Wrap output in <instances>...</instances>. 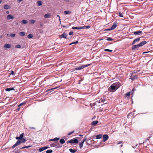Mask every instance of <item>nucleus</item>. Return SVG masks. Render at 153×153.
<instances>
[{
	"mask_svg": "<svg viewBox=\"0 0 153 153\" xmlns=\"http://www.w3.org/2000/svg\"><path fill=\"white\" fill-rule=\"evenodd\" d=\"M15 47L16 48H21V46L19 45H16L15 46Z\"/></svg>",
	"mask_w": 153,
	"mask_h": 153,
	"instance_id": "37",
	"label": "nucleus"
},
{
	"mask_svg": "<svg viewBox=\"0 0 153 153\" xmlns=\"http://www.w3.org/2000/svg\"><path fill=\"white\" fill-rule=\"evenodd\" d=\"M78 43V41H76L75 42H74V44H77V43Z\"/></svg>",
	"mask_w": 153,
	"mask_h": 153,
	"instance_id": "58",
	"label": "nucleus"
},
{
	"mask_svg": "<svg viewBox=\"0 0 153 153\" xmlns=\"http://www.w3.org/2000/svg\"><path fill=\"white\" fill-rule=\"evenodd\" d=\"M74 132V131H73L69 133L68 134V135H70L71 134H72Z\"/></svg>",
	"mask_w": 153,
	"mask_h": 153,
	"instance_id": "47",
	"label": "nucleus"
},
{
	"mask_svg": "<svg viewBox=\"0 0 153 153\" xmlns=\"http://www.w3.org/2000/svg\"><path fill=\"white\" fill-rule=\"evenodd\" d=\"M123 143V142L122 141H120L119 142H118L117 143V144H120V143Z\"/></svg>",
	"mask_w": 153,
	"mask_h": 153,
	"instance_id": "51",
	"label": "nucleus"
},
{
	"mask_svg": "<svg viewBox=\"0 0 153 153\" xmlns=\"http://www.w3.org/2000/svg\"><path fill=\"white\" fill-rule=\"evenodd\" d=\"M67 35L66 33L65 32L63 33L60 36V38H63L65 39H71V37H70V38H67Z\"/></svg>",
	"mask_w": 153,
	"mask_h": 153,
	"instance_id": "6",
	"label": "nucleus"
},
{
	"mask_svg": "<svg viewBox=\"0 0 153 153\" xmlns=\"http://www.w3.org/2000/svg\"><path fill=\"white\" fill-rule=\"evenodd\" d=\"M71 13V12L69 11H65L64 12V13L65 14L67 15L68 14H70Z\"/></svg>",
	"mask_w": 153,
	"mask_h": 153,
	"instance_id": "33",
	"label": "nucleus"
},
{
	"mask_svg": "<svg viewBox=\"0 0 153 153\" xmlns=\"http://www.w3.org/2000/svg\"><path fill=\"white\" fill-rule=\"evenodd\" d=\"M131 76V77L129 79H131L132 80H134L137 78L138 76L137 75H135Z\"/></svg>",
	"mask_w": 153,
	"mask_h": 153,
	"instance_id": "16",
	"label": "nucleus"
},
{
	"mask_svg": "<svg viewBox=\"0 0 153 153\" xmlns=\"http://www.w3.org/2000/svg\"><path fill=\"white\" fill-rule=\"evenodd\" d=\"M52 152V150L51 149L49 150H48L47 151H46V152L47 153H51Z\"/></svg>",
	"mask_w": 153,
	"mask_h": 153,
	"instance_id": "39",
	"label": "nucleus"
},
{
	"mask_svg": "<svg viewBox=\"0 0 153 153\" xmlns=\"http://www.w3.org/2000/svg\"><path fill=\"white\" fill-rule=\"evenodd\" d=\"M74 44V42H72L71 43H70V44H69V45H71L73 44Z\"/></svg>",
	"mask_w": 153,
	"mask_h": 153,
	"instance_id": "59",
	"label": "nucleus"
},
{
	"mask_svg": "<svg viewBox=\"0 0 153 153\" xmlns=\"http://www.w3.org/2000/svg\"><path fill=\"white\" fill-rule=\"evenodd\" d=\"M30 129H35V128L34 127H30Z\"/></svg>",
	"mask_w": 153,
	"mask_h": 153,
	"instance_id": "53",
	"label": "nucleus"
},
{
	"mask_svg": "<svg viewBox=\"0 0 153 153\" xmlns=\"http://www.w3.org/2000/svg\"><path fill=\"white\" fill-rule=\"evenodd\" d=\"M104 51H108V52H111L112 51V50H109V49H105L104 50Z\"/></svg>",
	"mask_w": 153,
	"mask_h": 153,
	"instance_id": "36",
	"label": "nucleus"
},
{
	"mask_svg": "<svg viewBox=\"0 0 153 153\" xmlns=\"http://www.w3.org/2000/svg\"><path fill=\"white\" fill-rule=\"evenodd\" d=\"M119 16L121 17H123V14L121 13H120V12H119Z\"/></svg>",
	"mask_w": 153,
	"mask_h": 153,
	"instance_id": "45",
	"label": "nucleus"
},
{
	"mask_svg": "<svg viewBox=\"0 0 153 153\" xmlns=\"http://www.w3.org/2000/svg\"><path fill=\"white\" fill-rule=\"evenodd\" d=\"M6 13L7 14H9V12L8 11H7Z\"/></svg>",
	"mask_w": 153,
	"mask_h": 153,
	"instance_id": "61",
	"label": "nucleus"
},
{
	"mask_svg": "<svg viewBox=\"0 0 153 153\" xmlns=\"http://www.w3.org/2000/svg\"><path fill=\"white\" fill-rule=\"evenodd\" d=\"M116 89V87L115 83H114L112 85L109 87V88H108V90L110 92L112 91L114 92L115 91Z\"/></svg>",
	"mask_w": 153,
	"mask_h": 153,
	"instance_id": "2",
	"label": "nucleus"
},
{
	"mask_svg": "<svg viewBox=\"0 0 153 153\" xmlns=\"http://www.w3.org/2000/svg\"><path fill=\"white\" fill-rule=\"evenodd\" d=\"M27 22H28L26 20H23L21 21V23L23 24H26L27 23Z\"/></svg>",
	"mask_w": 153,
	"mask_h": 153,
	"instance_id": "29",
	"label": "nucleus"
},
{
	"mask_svg": "<svg viewBox=\"0 0 153 153\" xmlns=\"http://www.w3.org/2000/svg\"><path fill=\"white\" fill-rule=\"evenodd\" d=\"M13 16L11 15H8L7 16V20H9L10 19H13Z\"/></svg>",
	"mask_w": 153,
	"mask_h": 153,
	"instance_id": "15",
	"label": "nucleus"
},
{
	"mask_svg": "<svg viewBox=\"0 0 153 153\" xmlns=\"http://www.w3.org/2000/svg\"><path fill=\"white\" fill-rule=\"evenodd\" d=\"M27 37L28 39H30L33 37V36L32 34H30L28 35L27 36Z\"/></svg>",
	"mask_w": 153,
	"mask_h": 153,
	"instance_id": "26",
	"label": "nucleus"
},
{
	"mask_svg": "<svg viewBox=\"0 0 153 153\" xmlns=\"http://www.w3.org/2000/svg\"><path fill=\"white\" fill-rule=\"evenodd\" d=\"M84 143L82 142H81L79 144V146L80 148H81L83 146V145Z\"/></svg>",
	"mask_w": 153,
	"mask_h": 153,
	"instance_id": "35",
	"label": "nucleus"
},
{
	"mask_svg": "<svg viewBox=\"0 0 153 153\" xmlns=\"http://www.w3.org/2000/svg\"><path fill=\"white\" fill-rule=\"evenodd\" d=\"M19 34L21 36H23L25 35V32H20Z\"/></svg>",
	"mask_w": 153,
	"mask_h": 153,
	"instance_id": "30",
	"label": "nucleus"
},
{
	"mask_svg": "<svg viewBox=\"0 0 153 153\" xmlns=\"http://www.w3.org/2000/svg\"><path fill=\"white\" fill-rule=\"evenodd\" d=\"M59 138L58 137H56L53 139H50L49 141H56L59 140Z\"/></svg>",
	"mask_w": 153,
	"mask_h": 153,
	"instance_id": "24",
	"label": "nucleus"
},
{
	"mask_svg": "<svg viewBox=\"0 0 153 153\" xmlns=\"http://www.w3.org/2000/svg\"><path fill=\"white\" fill-rule=\"evenodd\" d=\"M51 15L49 14H47L44 15V17L45 18H49L50 17Z\"/></svg>",
	"mask_w": 153,
	"mask_h": 153,
	"instance_id": "28",
	"label": "nucleus"
},
{
	"mask_svg": "<svg viewBox=\"0 0 153 153\" xmlns=\"http://www.w3.org/2000/svg\"><path fill=\"white\" fill-rule=\"evenodd\" d=\"M97 139H100L102 138V134H100L97 135L96 136Z\"/></svg>",
	"mask_w": 153,
	"mask_h": 153,
	"instance_id": "21",
	"label": "nucleus"
},
{
	"mask_svg": "<svg viewBox=\"0 0 153 153\" xmlns=\"http://www.w3.org/2000/svg\"><path fill=\"white\" fill-rule=\"evenodd\" d=\"M83 27H82V26L81 27H72V29H83Z\"/></svg>",
	"mask_w": 153,
	"mask_h": 153,
	"instance_id": "12",
	"label": "nucleus"
},
{
	"mask_svg": "<svg viewBox=\"0 0 153 153\" xmlns=\"http://www.w3.org/2000/svg\"><path fill=\"white\" fill-rule=\"evenodd\" d=\"M48 147L47 146H44V147H41L39 148V152H42V151L44 150H45L46 149L48 148Z\"/></svg>",
	"mask_w": 153,
	"mask_h": 153,
	"instance_id": "8",
	"label": "nucleus"
},
{
	"mask_svg": "<svg viewBox=\"0 0 153 153\" xmlns=\"http://www.w3.org/2000/svg\"><path fill=\"white\" fill-rule=\"evenodd\" d=\"M38 5L39 6H41L42 5V3L41 1H38L37 2Z\"/></svg>",
	"mask_w": 153,
	"mask_h": 153,
	"instance_id": "34",
	"label": "nucleus"
},
{
	"mask_svg": "<svg viewBox=\"0 0 153 153\" xmlns=\"http://www.w3.org/2000/svg\"><path fill=\"white\" fill-rule=\"evenodd\" d=\"M55 144H55V146H58V145H59V143H56V142H55Z\"/></svg>",
	"mask_w": 153,
	"mask_h": 153,
	"instance_id": "54",
	"label": "nucleus"
},
{
	"mask_svg": "<svg viewBox=\"0 0 153 153\" xmlns=\"http://www.w3.org/2000/svg\"><path fill=\"white\" fill-rule=\"evenodd\" d=\"M10 7V6L7 4H6L4 5V8L5 9H9Z\"/></svg>",
	"mask_w": 153,
	"mask_h": 153,
	"instance_id": "19",
	"label": "nucleus"
},
{
	"mask_svg": "<svg viewBox=\"0 0 153 153\" xmlns=\"http://www.w3.org/2000/svg\"><path fill=\"white\" fill-rule=\"evenodd\" d=\"M100 103V102L99 100L96 101L93 104L94 106L97 105V104Z\"/></svg>",
	"mask_w": 153,
	"mask_h": 153,
	"instance_id": "25",
	"label": "nucleus"
},
{
	"mask_svg": "<svg viewBox=\"0 0 153 153\" xmlns=\"http://www.w3.org/2000/svg\"><path fill=\"white\" fill-rule=\"evenodd\" d=\"M106 39L108 41H112L113 40L112 38L109 37H108Z\"/></svg>",
	"mask_w": 153,
	"mask_h": 153,
	"instance_id": "42",
	"label": "nucleus"
},
{
	"mask_svg": "<svg viewBox=\"0 0 153 153\" xmlns=\"http://www.w3.org/2000/svg\"><path fill=\"white\" fill-rule=\"evenodd\" d=\"M71 70H72V71H71L72 72H73L76 70L75 69V68H74V69H72Z\"/></svg>",
	"mask_w": 153,
	"mask_h": 153,
	"instance_id": "56",
	"label": "nucleus"
},
{
	"mask_svg": "<svg viewBox=\"0 0 153 153\" xmlns=\"http://www.w3.org/2000/svg\"><path fill=\"white\" fill-rule=\"evenodd\" d=\"M138 45H134L133 46L131 49L132 50H134L136 48H138L140 47Z\"/></svg>",
	"mask_w": 153,
	"mask_h": 153,
	"instance_id": "10",
	"label": "nucleus"
},
{
	"mask_svg": "<svg viewBox=\"0 0 153 153\" xmlns=\"http://www.w3.org/2000/svg\"><path fill=\"white\" fill-rule=\"evenodd\" d=\"M136 72L135 71H133V72L131 74V76H133V74H135Z\"/></svg>",
	"mask_w": 153,
	"mask_h": 153,
	"instance_id": "49",
	"label": "nucleus"
},
{
	"mask_svg": "<svg viewBox=\"0 0 153 153\" xmlns=\"http://www.w3.org/2000/svg\"><path fill=\"white\" fill-rule=\"evenodd\" d=\"M65 142V140L63 138L59 140V142L61 144H64Z\"/></svg>",
	"mask_w": 153,
	"mask_h": 153,
	"instance_id": "23",
	"label": "nucleus"
},
{
	"mask_svg": "<svg viewBox=\"0 0 153 153\" xmlns=\"http://www.w3.org/2000/svg\"><path fill=\"white\" fill-rule=\"evenodd\" d=\"M69 151L71 152L74 153L76 152V150L75 149H69Z\"/></svg>",
	"mask_w": 153,
	"mask_h": 153,
	"instance_id": "27",
	"label": "nucleus"
},
{
	"mask_svg": "<svg viewBox=\"0 0 153 153\" xmlns=\"http://www.w3.org/2000/svg\"><path fill=\"white\" fill-rule=\"evenodd\" d=\"M61 27H69L68 26H65L63 25H61Z\"/></svg>",
	"mask_w": 153,
	"mask_h": 153,
	"instance_id": "52",
	"label": "nucleus"
},
{
	"mask_svg": "<svg viewBox=\"0 0 153 153\" xmlns=\"http://www.w3.org/2000/svg\"><path fill=\"white\" fill-rule=\"evenodd\" d=\"M123 146V145L122 144L120 146V147L121 148Z\"/></svg>",
	"mask_w": 153,
	"mask_h": 153,
	"instance_id": "63",
	"label": "nucleus"
},
{
	"mask_svg": "<svg viewBox=\"0 0 153 153\" xmlns=\"http://www.w3.org/2000/svg\"><path fill=\"white\" fill-rule=\"evenodd\" d=\"M73 32L72 31H71L69 33V35H72L73 34Z\"/></svg>",
	"mask_w": 153,
	"mask_h": 153,
	"instance_id": "48",
	"label": "nucleus"
},
{
	"mask_svg": "<svg viewBox=\"0 0 153 153\" xmlns=\"http://www.w3.org/2000/svg\"><path fill=\"white\" fill-rule=\"evenodd\" d=\"M99 101L100 102V103H103L104 101H105L104 99H101V100H99Z\"/></svg>",
	"mask_w": 153,
	"mask_h": 153,
	"instance_id": "40",
	"label": "nucleus"
},
{
	"mask_svg": "<svg viewBox=\"0 0 153 153\" xmlns=\"http://www.w3.org/2000/svg\"><path fill=\"white\" fill-rule=\"evenodd\" d=\"M30 22L32 24H33L35 22V21L33 20H31Z\"/></svg>",
	"mask_w": 153,
	"mask_h": 153,
	"instance_id": "43",
	"label": "nucleus"
},
{
	"mask_svg": "<svg viewBox=\"0 0 153 153\" xmlns=\"http://www.w3.org/2000/svg\"><path fill=\"white\" fill-rule=\"evenodd\" d=\"M78 143V140L75 138H74L72 139H71L70 140H69L67 141V143L68 144L69 143L71 144L76 143L77 144Z\"/></svg>",
	"mask_w": 153,
	"mask_h": 153,
	"instance_id": "3",
	"label": "nucleus"
},
{
	"mask_svg": "<svg viewBox=\"0 0 153 153\" xmlns=\"http://www.w3.org/2000/svg\"><path fill=\"white\" fill-rule=\"evenodd\" d=\"M26 102H23L22 103L20 104L19 105V107H20V106H21L22 105H25V104H26Z\"/></svg>",
	"mask_w": 153,
	"mask_h": 153,
	"instance_id": "38",
	"label": "nucleus"
},
{
	"mask_svg": "<svg viewBox=\"0 0 153 153\" xmlns=\"http://www.w3.org/2000/svg\"><path fill=\"white\" fill-rule=\"evenodd\" d=\"M14 90L13 88H7L5 89V91H9L11 90Z\"/></svg>",
	"mask_w": 153,
	"mask_h": 153,
	"instance_id": "22",
	"label": "nucleus"
},
{
	"mask_svg": "<svg viewBox=\"0 0 153 153\" xmlns=\"http://www.w3.org/2000/svg\"><path fill=\"white\" fill-rule=\"evenodd\" d=\"M31 147V146H24L23 147H22V148L21 149H22L27 148H29V147Z\"/></svg>",
	"mask_w": 153,
	"mask_h": 153,
	"instance_id": "41",
	"label": "nucleus"
},
{
	"mask_svg": "<svg viewBox=\"0 0 153 153\" xmlns=\"http://www.w3.org/2000/svg\"><path fill=\"white\" fill-rule=\"evenodd\" d=\"M16 34H7V36L8 37L11 36L12 38L14 37L15 36Z\"/></svg>",
	"mask_w": 153,
	"mask_h": 153,
	"instance_id": "20",
	"label": "nucleus"
},
{
	"mask_svg": "<svg viewBox=\"0 0 153 153\" xmlns=\"http://www.w3.org/2000/svg\"><path fill=\"white\" fill-rule=\"evenodd\" d=\"M57 88V87H56V88H52L51 89H48L46 91V92H48L51 90H53V89H56Z\"/></svg>",
	"mask_w": 153,
	"mask_h": 153,
	"instance_id": "44",
	"label": "nucleus"
},
{
	"mask_svg": "<svg viewBox=\"0 0 153 153\" xmlns=\"http://www.w3.org/2000/svg\"><path fill=\"white\" fill-rule=\"evenodd\" d=\"M4 47L5 48H9L11 47V45L9 44H6L4 45Z\"/></svg>",
	"mask_w": 153,
	"mask_h": 153,
	"instance_id": "11",
	"label": "nucleus"
},
{
	"mask_svg": "<svg viewBox=\"0 0 153 153\" xmlns=\"http://www.w3.org/2000/svg\"><path fill=\"white\" fill-rule=\"evenodd\" d=\"M24 135V133H22L20 134L19 137H16V139H20L22 138H23Z\"/></svg>",
	"mask_w": 153,
	"mask_h": 153,
	"instance_id": "13",
	"label": "nucleus"
},
{
	"mask_svg": "<svg viewBox=\"0 0 153 153\" xmlns=\"http://www.w3.org/2000/svg\"><path fill=\"white\" fill-rule=\"evenodd\" d=\"M91 64H88L86 65H82L79 66V67L75 68L76 70H79L83 69V68L90 66Z\"/></svg>",
	"mask_w": 153,
	"mask_h": 153,
	"instance_id": "4",
	"label": "nucleus"
},
{
	"mask_svg": "<svg viewBox=\"0 0 153 153\" xmlns=\"http://www.w3.org/2000/svg\"><path fill=\"white\" fill-rule=\"evenodd\" d=\"M40 26H41V27H42L43 26V25L42 24H40Z\"/></svg>",
	"mask_w": 153,
	"mask_h": 153,
	"instance_id": "62",
	"label": "nucleus"
},
{
	"mask_svg": "<svg viewBox=\"0 0 153 153\" xmlns=\"http://www.w3.org/2000/svg\"><path fill=\"white\" fill-rule=\"evenodd\" d=\"M103 141L104 142L106 141L109 138L107 134H104L103 136Z\"/></svg>",
	"mask_w": 153,
	"mask_h": 153,
	"instance_id": "7",
	"label": "nucleus"
},
{
	"mask_svg": "<svg viewBox=\"0 0 153 153\" xmlns=\"http://www.w3.org/2000/svg\"><path fill=\"white\" fill-rule=\"evenodd\" d=\"M86 138L85 137L82 140V142L84 143V142L86 140Z\"/></svg>",
	"mask_w": 153,
	"mask_h": 153,
	"instance_id": "50",
	"label": "nucleus"
},
{
	"mask_svg": "<svg viewBox=\"0 0 153 153\" xmlns=\"http://www.w3.org/2000/svg\"><path fill=\"white\" fill-rule=\"evenodd\" d=\"M20 107H21V106H20V107H19V106H18V108H17V110H19L20 109Z\"/></svg>",
	"mask_w": 153,
	"mask_h": 153,
	"instance_id": "57",
	"label": "nucleus"
},
{
	"mask_svg": "<svg viewBox=\"0 0 153 153\" xmlns=\"http://www.w3.org/2000/svg\"><path fill=\"white\" fill-rule=\"evenodd\" d=\"M10 75H15L14 72L13 71H11V72L10 73Z\"/></svg>",
	"mask_w": 153,
	"mask_h": 153,
	"instance_id": "46",
	"label": "nucleus"
},
{
	"mask_svg": "<svg viewBox=\"0 0 153 153\" xmlns=\"http://www.w3.org/2000/svg\"><path fill=\"white\" fill-rule=\"evenodd\" d=\"M118 23L117 22V21H115L114 22L113 25L109 29H106L105 30H112L114 29L117 26Z\"/></svg>",
	"mask_w": 153,
	"mask_h": 153,
	"instance_id": "5",
	"label": "nucleus"
},
{
	"mask_svg": "<svg viewBox=\"0 0 153 153\" xmlns=\"http://www.w3.org/2000/svg\"><path fill=\"white\" fill-rule=\"evenodd\" d=\"M130 94H131L130 92H128L125 94V97H129L130 95Z\"/></svg>",
	"mask_w": 153,
	"mask_h": 153,
	"instance_id": "31",
	"label": "nucleus"
},
{
	"mask_svg": "<svg viewBox=\"0 0 153 153\" xmlns=\"http://www.w3.org/2000/svg\"><path fill=\"white\" fill-rule=\"evenodd\" d=\"M59 20L60 21V22H61V21H60V17H59Z\"/></svg>",
	"mask_w": 153,
	"mask_h": 153,
	"instance_id": "64",
	"label": "nucleus"
},
{
	"mask_svg": "<svg viewBox=\"0 0 153 153\" xmlns=\"http://www.w3.org/2000/svg\"><path fill=\"white\" fill-rule=\"evenodd\" d=\"M22 0H17V1L19 3H20V2Z\"/></svg>",
	"mask_w": 153,
	"mask_h": 153,
	"instance_id": "55",
	"label": "nucleus"
},
{
	"mask_svg": "<svg viewBox=\"0 0 153 153\" xmlns=\"http://www.w3.org/2000/svg\"><path fill=\"white\" fill-rule=\"evenodd\" d=\"M82 27H83V29H88L89 28L91 27V26L90 25H88L86 26H82Z\"/></svg>",
	"mask_w": 153,
	"mask_h": 153,
	"instance_id": "32",
	"label": "nucleus"
},
{
	"mask_svg": "<svg viewBox=\"0 0 153 153\" xmlns=\"http://www.w3.org/2000/svg\"><path fill=\"white\" fill-rule=\"evenodd\" d=\"M146 43H147V42L146 41H142L139 44H138V45H139V47H140L143 46L145 44H146Z\"/></svg>",
	"mask_w": 153,
	"mask_h": 153,
	"instance_id": "9",
	"label": "nucleus"
},
{
	"mask_svg": "<svg viewBox=\"0 0 153 153\" xmlns=\"http://www.w3.org/2000/svg\"><path fill=\"white\" fill-rule=\"evenodd\" d=\"M141 33V31H137L133 32L134 34L135 35L140 34Z\"/></svg>",
	"mask_w": 153,
	"mask_h": 153,
	"instance_id": "18",
	"label": "nucleus"
},
{
	"mask_svg": "<svg viewBox=\"0 0 153 153\" xmlns=\"http://www.w3.org/2000/svg\"><path fill=\"white\" fill-rule=\"evenodd\" d=\"M50 146H54L53 145V144L52 143L51 144H50Z\"/></svg>",
	"mask_w": 153,
	"mask_h": 153,
	"instance_id": "60",
	"label": "nucleus"
},
{
	"mask_svg": "<svg viewBox=\"0 0 153 153\" xmlns=\"http://www.w3.org/2000/svg\"><path fill=\"white\" fill-rule=\"evenodd\" d=\"M18 140L16 143L12 147V149H13L16 147L20 145V144L25 143L26 140L25 138L20 139H16Z\"/></svg>",
	"mask_w": 153,
	"mask_h": 153,
	"instance_id": "1",
	"label": "nucleus"
},
{
	"mask_svg": "<svg viewBox=\"0 0 153 153\" xmlns=\"http://www.w3.org/2000/svg\"><path fill=\"white\" fill-rule=\"evenodd\" d=\"M140 39V38H138L135 39L133 41V42L132 43V45H133L135 44L136 42H138Z\"/></svg>",
	"mask_w": 153,
	"mask_h": 153,
	"instance_id": "14",
	"label": "nucleus"
},
{
	"mask_svg": "<svg viewBox=\"0 0 153 153\" xmlns=\"http://www.w3.org/2000/svg\"><path fill=\"white\" fill-rule=\"evenodd\" d=\"M98 123V121L97 120L91 122V124L92 125L95 126Z\"/></svg>",
	"mask_w": 153,
	"mask_h": 153,
	"instance_id": "17",
	"label": "nucleus"
}]
</instances>
